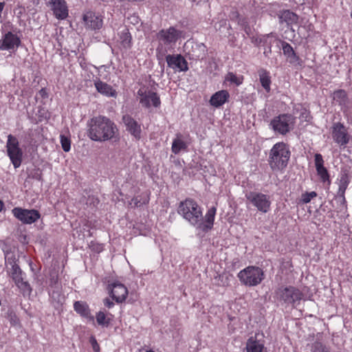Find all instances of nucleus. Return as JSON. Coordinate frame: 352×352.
Listing matches in <instances>:
<instances>
[{
	"mask_svg": "<svg viewBox=\"0 0 352 352\" xmlns=\"http://www.w3.org/2000/svg\"><path fill=\"white\" fill-rule=\"evenodd\" d=\"M271 52V45L270 44L269 46L266 49H265L263 54H265V56H268L269 54H270Z\"/></svg>",
	"mask_w": 352,
	"mask_h": 352,
	"instance_id": "de8ad7c7",
	"label": "nucleus"
},
{
	"mask_svg": "<svg viewBox=\"0 0 352 352\" xmlns=\"http://www.w3.org/2000/svg\"><path fill=\"white\" fill-rule=\"evenodd\" d=\"M189 47H191V50H188V53L192 59L197 60L205 56L207 49L204 43H194L188 41L185 43L184 47L187 50Z\"/></svg>",
	"mask_w": 352,
	"mask_h": 352,
	"instance_id": "dca6fc26",
	"label": "nucleus"
},
{
	"mask_svg": "<svg viewBox=\"0 0 352 352\" xmlns=\"http://www.w3.org/2000/svg\"><path fill=\"white\" fill-rule=\"evenodd\" d=\"M245 32H246L247 34H250V27H245Z\"/></svg>",
	"mask_w": 352,
	"mask_h": 352,
	"instance_id": "09e8293b",
	"label": "nucleus"
},
{
	"mask_svg": "<svg viewBox=\"0 0 352 352\" xmlns=\"http://www.w3.org/2000/svg\"><path fill=\"white\" fill-rule=\"evenodd\" d=\"M10 318L11 324H12L14 325H16L18 324L19 319L17 318V317L16 316V315L14 314L11 313L10 314Z\"/></svg>",
	"mask_w": 352,
	"mask_h": 352,
	"instance_id": "a19ab883",
	"label": "nucleus"
},
{
	"mask_svg": "<svg viewBox=\"0 0 352 352\" xmlns=\"http://www.w3.org/2000/svg\"><path fill=\"white\" fill-rule=\"evenodd\" d=\"M294 118L292 115L284 113L275 117L270 122V126L275 132L281 135L289 133L294 127Z\"/></svg>",
	"mask_w": 352,
	"mask_h": 352,
	"instance_id": "0eeeda50",
	"label": "nucleus"
},
{
	"mask_svg": "<svg viewBox=\"0 0 352 352\" xmlns=\"http://www.w3.org/2000/svg\"><path fill=\"white\" fill-rule=\"evenodd\" d=\"M90 343L92 346V348H93V350L94 351V352L100 351L99 344H98V342L94 337L91 336L90 338Z\"/></svg>",
	"mask_w": 352,
	"mask_h": 352,
	"instance_id": "ea45409f",
	"label": "nucleus"
},
{
	"mask_svg": "<svg viewBox=\"0 0 352 352\" xmlns=\"http://www.w3.org/2000/svg\"><path fill=\"white\" fill-rule=\"evenodd\" d=\"M38 94L42 98H47L48 97V94L45 88H42L38 91Z\"/></svg>",
	"mask_w": 352,
	"mask_h": 352,
	"instance_id": "37998d69",
	"label": "nucleus"
},
{
	"mask_svg": "<svg viewBox=\"0 0 352 352\" xmlns=\"http://www.w3.org/2000/svg\"><path fill=\"white\" fill-rule=\"evenodd\" d=\"M332 137L333 140L340 146H345L350 140V135L346 128L340 122H336L333 124Z\"/></svg>",
	"mask_w": 352,
	"mask_h": 352,
	"instance_id": "f8f14e48",
	"label": "nucleus"
},
{
	"mask_svg": "<svg viewBox=\"0 0 352 352\" xmlns=\"http://www.w3.org/2000/svg\"><path fill=\"white\" fill-rule=\"evenodd\" d=\"M6 148L8 155L14 167L15 168L19 167L22 162L23 151L19 147V141L15 136L11 134L8 136Z\"/></svg>",
	"mask_w": 352,
	"mask_h": 352,
	"instance_id": "6e6552de",
	"label": "nucleus"
},
{
	"mask_svg": "<svg viewBox=\"0 0 352 352\" xmlns=\"http://www.w3.org/2000/svg\"><path fill=\"white\" fill-rule=\"evenodd\" d=\"M283 51L285 55H287L291 59H297V56L290 44L283 41Z\"/></svg>",
	"mask_w": 352,
	"mask_h": 352,
	"instance_id": "c756f323",
	"label": "nucleus"
},
{
	"mask_svg": "<svg viewBox=\"0 0 352 352\" xmlns=\"http://www.w3.org/2000/svg\"><path fill=\"white\" fill-rule=\"evenodd\" d=\"M237 277L242 284L248 287L259 285L264 279V273L262 269L256 266H248L241 270Z\"/></svg>",
	"mask_w": 352,
	"mask_h": 352,
	"instance_id": "39448f33",
	"label": "nucleus"
},
{
	"mask_svg": "<svg viewBox=\"0 0 352 352\" xmlns=\"http://www.w3.org/2000/svg\"><path fill=\"white\" fill-rule=\"evenodd\" d=\"M103 302L104 305L108 308H111L114 305V303L108 298H104Z\"/></svg>",
	"mask_w": 352,
	"mask_h": 352,
	"instance_id": "79ce46f5",
	"label": "nucleus"
},
{
	"mask_svg": "<svg viewBox=\"0 0 352 352\" xmlns=\"http://www.w3.org/2000/svg\"><path fill=\"white\" fill-rule=\"evenodd\" d=\"M96 320L98 324L102 326H108L109 320L106 319V314L104 311H100L96 315Z\"/></svg>",
	"mask_w": 352,
	"mask_h": 352,
	"instance_id": "473e14b6",
	"label": "nucleus"
},
{
	"mask_svg": "<svg viewBox=\"0 0 352 352\" xmlns=\"http://www.w3.org/2000/svg\"><path fill=\"white\" fill-rule=\"evenodd\" d=\"M21 43L19 38L11 32L6 33L0 41V50H10L19 47Z\"/></svg>",
	"mask_w": 352,
	"mask_h": 352,
	"instance_id": "6ab92c4d",
	"label": "nucleus"
},
{
	"mask_svg": "<svg viewBox=\"0 0 352 352\" xmlns=\"http://www.w3.org/2000/svg\"><path fill=\"white\" fill-rule=\"evenodd\" d=\"M289 157L288 146L283 142H278L270 151L269 164L272 170H280L287 166Z\"/></svg>",
	"mask_w": 352,
	"mask_h": 352,
	"instance_id": "20e7f679",
	"label": "nucleus"
},
{
	"mask_svg": "<svg viewBox=\"0 0 352 352\" xmlns=\"http://www.w3.org/2000/svg\"><path fill=\"white\" fill-rule=\"evenodd\" d=\"M274 294L278 300L293 306L299 302L303 296L302 292L293 286H281L276 289Z\"/></svg>",
	"mask_w": 352,
	"mask_h": 352,
	"instance_id": "423d86ee",
	"label": "nucleus"
},
{
	"mask_svg": "<svg viewBox=\"0 0 352 352\" xmlns=\"http://www.w3.org/2000/svg\"><path fill=\"white\" fill-rule=\"evenodd\" d=\"M138 96L140 98V103L146 108H149L151 106L157 108L161 104L157 94L151 90L147 91L144 88H141L138 91Z\"/></svg>",
	"mask_w": 352,
	"mask_h": 352,
	"instance_id": "9d476101",
	"label": "nucleus"
},
{
	"mask_svg": "<svg viewBox=\"0 0 352 352\" xmlns=\"http://www.w3.org/2000/svg\"><path fill=\"white\" fill-rule=\"evenodd\" d=\"M225 80L232 84H234L235 85L239 86L242 84L243 77L242 76H238L233 72H228L225 77Z\"/></svg>",
	"mask_w": 352,
	"mask_h": 352,
	"instance_id": "c85d7f7f",
	"label": "nucleus"
},
{
	"mask_svg": "<svg viewBox=\"0 0 352 352\" xmlns=\"http://www.w3.org/2000/svg\"><path fill=\"white\" fill-rule=\"evenodd\" d=\"M259 80L262 87L265 90L269 93L270 91L271 79L269 72L264 69H261L258 71Z\"/></svg>",
	"mask_w": 352,
	"mask_h": 352,
	"instance_id": "a878e982",
	"label": "nucleus"
},
{
	"mask_svg": "<svg viewBox=\"0 0 352 352\" xmlns=\"http://www.w3.org/2000/svg\"><path fill=\"white\" fill-rule=\"evenodd\" d=\"M95 203L96 204H98L99 203V201L98 200V199H96L95 201H94V204L95 205Z\"/></svg>",
	"mask_w": 352,
	"mask_h": 352,
	"instance_id": "3c124183",
	"label": "nucleus"
},
{
	"mask_svg": "<svg viewBox=\"0 0 352 352\" xmlns=\"http://www.w3.org/2000/svg\"><path fill=\"white\" fill-rule=\"evenodd\" d=\"M246 199L260 212H267L271 206L269 195L257 192H249L245 195Z\"/></svg>",
	"mask_w": 352,
	"mask_h": 352,
	"instance_id": "1a4fd4ad",
	"label": "nucleus"
},
{
	"mask_svg": "<svg viewBox=\"0 0 352 352\" xmlns=\"http://www.w3.org/2000/svg\"><path fill=\"white\" fill-rule=\"evenodd\" d=\"M333 99L340 104H344L347 99L346 93L342 89L337 90L333 93Z\"/></svg>",
	"mask_w": 352,
	"mask_h": 352,
	"instance_id": "7c9ffc66",
	"label": "nucleus"
},
{
	"mask_svg": "<svg viewBox=\"0 0 352 352\" xmlns=\"http://www.w3.org/2000/svg\"><path fill=\"white\" fill-rule=\"evenodd\" d=\"M108 289L110 291L111 296L117 302H122L126 300L128 289L122 283L118 281L114 282L109 285Z\"/></svg>",
	"mask_w": 352,
	"mask_h": 352,
	"instance_id": "4468645a",
	"label": "nucleus"
},
{
	"mask_svg": "<svg viewBox=\"0 0 352 352\" xmlns=\"http://www.w3.org/2000/svg\"><path fill=\"white\" fill-rule=\"evenodd\" d=\"M3 207V203L0 200V212L1 211Z\"/></svg>",
	"mask_w": 352,
	"mask_h": 352,
	"instance_id": "8fccbe9b",
	"label": "nucleus"
},
{
	"mask_svg": "<svg viewBox=\"0 0 352 352\" xmlns=\"http://www.w3.org/2000/svg\"><path fill=\"white\" fill-rule=\"evenodd\" d=\"M74 309L80 316L85 318L90 321H94V318L91 315V310L86 302L76 301L74 303Z\"/></svg>",
	"mask_w": 352,
	"mask_h": 352,
	"instance_id": "4be33fe9",
	"label": "nucleus"
},
{
	"mask_svg": "<svg viewBox=\"0 0 352 352\" xmlns=\"http://www.w3.org/2000/svg\"><path fill=\"white\" fill-rule=\"evenodd\" d=\"M87 136L96 142L111 140L119 135V130L116 124L104 116H98L90 119L87 123Z\"/></svg>",
	"mask_w": 352,
	"mask_h": 352,
	"instance_id": "f03ea898",
	"label": "nucleus"
},
{
	"mask_svg": "<svg viewBox=\"0 0 352 352\" xmlns=\"http://www.w3.org/2000/svg\"><path fill=\"white\" fill-rule=\"evenodd\" d=\"M146 352H154L153 351H147Z\"/></svg>",
	"mask_w": 352,
	"mask_h": 352,
	"instance_id": "603ef678",
	"label": "nucleus"
},
{
	"mask_svg": "<svg viewBox=\"0 0 352 352\" xmlns=\"http://www.w3.org/2000/svg\"><path fill=\"white\" fill-rule=\"evenodd\" d=\"M16 286L19 288L21 293L24 296H30L32 292V288L30 285V284L22 280L21 282L19 283V284H16Z\"/></svg>",
	"mask_w": 352,
	"mask_h": 352,
	"instance_id": "2f4dec72",
	"label": "nucleus"
},
{
	"mask_svg": "<svg viewBox=\"0 0 352 352\" xmlns=\"http://www.w3.org/2000/svg\"><path fill=\"white\" fill-rule=\"evenodd\" d=\"M12 212L13 215L23 223L31 224L36 222L41 217L39 212L36 210L14 208Z\"/></svg>",
	"mask_w": 352,
	"mask_h": 352,
	"instance_id": "9b49d317",
	"label": "nucleus"
},
{
	"mask_svg": "<svg viewBox=\"0 0 352 352\" xmlns=\"http://www.w3.org/2000/svg\"><path fill=\"white\" fill-rule=\"evenodd\" d=\"M168 66L173 69H177L179 71H187L188 69L187 61L180 54L177 55H167L165 57Z\"/></svg>",
	"mask_w": 352,
	"mask_h": 352,
	"instance_id": "a211bd4d",
	"label": "nucleus"
},
{
	"mask_svg": "<svg viewBox=\"0 0 352 352\" xmlns=\"http://www.w3.org/2000/svg\"><path fill=\"white\" fill-rule=\"evenodd\" d=\"M316 171H317L318 175L320 177L321 181L323 183L327 182L328 184H330L329 175L328 170L326 168L320 169V170H318Z\"/></svg>",
	"mask_w": 352,
	"mask_h": 352,
	"instance_id": "72a5a7b5",
	"label": "nucleus"
},
{
	"mask_svg": "<svg viewBox=\"0 0 352 352\" xmlns=\"http://www.w3.org/2000/svg\"><path fill=\"white\" fill-rule=\"evenodd\" d=\"M131 203H133L135 206L138 207L142 205V203H140V200L138 199V197H134L131 200Z\"/></svg>",
	"mask_w": 352,
	"mask_h": 352,
	"instance_id": "49530a36",
	"label": "nucleus"
},
{
	"mask_svg": "<svg viewBox=\"0 0 352 352\" xmlns=\"http://www.w3.org/2000/svg\"><path fill=\"white\" fill-rule=\"evenodd\" d=\"M82 19L85 25L88 30L96 31L102 27L103 22L101 16L97 15L93 12H87Z\"/></svg>",
	"mask_w": 352,
	"mask_h": 352,
	"instance_id": "2eb2a0df",
	"label": "nucleus"
},
{
	"mask_svg": "<svg viewBox=\"0 0 352 352\" xmlns=\"http://www.w3.org/2000/svg\"><path fill=\"white\" fill-rule=\"evenodd\" d=\"M349 178L346 173H344L341 175L339 182V188L336 197V200L340 203L339 211L342 212L346 209V201L344 197L345 191L349 184Z\"/></svg>",
	"mask_w": 352,
	"mask_h": 352,
	"instance_id": "ddd939ff",
	"label": "nucleus"
},
{
	"mask_svg": "<svg viewBox=\"0 0 352 352\" xmlns=\"http://www.w3.org/2000/svg\"><path fill=\"white\" fill-rule=\"evenodd\" d=\"M177 212L197 229L207 232L213 226L216 208L214 207L210 208L204 219L197 203L188 198L179 203Z\"/></svg>",
	"mask_w": 352,
	"mask_h": 352,
	"instance_id": "f257e3e1",
	"label": "nucleus"
},
{
	"mask_svg": "<svg viewBox=\"0 0 352 352\" xmlns=\"http://www.w3.org/2000/svg\"><path fill=\"white\" fill-rule=\"evenodd\" d=\"M317 196V193L314 191L305 192L302 195L301 201L303 204H308L311 200Z\"/></svg>",
	"mask_w": 352,
	"mask_h": 352,
	"instance_id": "4c0bfd02",
	"label": "nucleus"
},
{
	"mask_svg": "<svg viewBox=\"0 0 352 352\" xmlns=\"http://www.w3.org/2000/svg\"><path fill=\"white\" fill-rule=\"evenodd\" d=\"M314 158H315L314 160H315V166H316V170L325 168L324 166V160H323V158H322V156L321 154H320V153L315 154Z\"/></svg>",
	"mask_w": 352,
	"mask_h": 352,
	"instance_id": "e433bc0d",
	"label": "nucleus"
},
{
	"mask_svg": "<svg viewBox=\"0 0 352 352\" xmlns=\"http://www.w3.org/2000/svg\"><path fill=\"white\" fill-rule=\"evenodd\" d=\"M181 35L182 32L174 27L162 29L157 33V38L159 44L156 48V56L160 61L164 60L168 50L173 49Z\"/></svg>",
	"mask_w": 352,
	"mask_h": 352,
	"instance_id": "7ed1b4c3",
	"label": "nucleus"
},
{
	"mask_svg": "<svg viewBox=\"0 0 352 352\" xmlns=\"http://www.w3.org/2000/svg\"><path fill=\"white\" fill-rule=\"evenodd\" d=\"M60 143L62 146V148L65 152H68L71 148V141L70 139L67 137L61 135H60Z\"/></svg>",
	"mask_w": 352,
	"mask_h": 352,
	"instance_id": "c9c22d12",
	"label": "nucleus"
},
{
	"mask_svg": "<svg viewBox=\"0 0 352 352\" xmlns=\"http://www.w3.org/2000/svg\"><path fill=\"white\" fill-rule=\"evenodd\" d=\"M10 273L15 284H19V283L23 280V278L22 277V271L16 262H14L12 264V268Z\"/></svg>",
	"mask_w": 352,
	"mask_h": 352,
	"instance_id": "bb28decb",
	"label": "nucleus"
},
{
	"mask_svg": "<svg viewBox=\"0 0 352 352\" xmlns=\"http://www.w3.org/2000/svg\"><path fill=\"white\" fill-rule=\"evenodd\" d=\"M278 17L280 23H285L287 25L296 24L298 21V15L289 10L280 11Z\"/></svg>",
	"mask_w": 352,
	"mask_h": 352,
	"instance_id": "b1692460",
	"label": "nucleus"
},
{
	"mask_svg": "<svg viewBox=\"0 0 352 352\" xmlns=\"http://www.w3.org/2000/svg\"><path fill=\"white\" fill-rule=\"evenodd\" d=\"M229 97L230 94L227 90L217 91L210 98V104L215 107H219L228 101Z\"/></svg>",
	"mask_w": 352,
	"mask_h": 352,
	"instance_id": "5701e85b",
	"label": "nucleus"
},
{
	"mask_svg": "<svg viewBox=\"0 0 352 352\" xmlns=\"http://www.w3.org/2000/svg\"><path fill=\"white\" fill-rule=\"evenodd\" d=\"M264 345L253 337L250 338L246 343L247 352H262Z\"/></svg>",
	"mask_w": 352,
	"mask_h": 352,
	"instance_id": "393cba45",
	"label": "nucleus"
},
{
	"mask_svg": "<svg viewBox=\"0 0 352 352\" xmlns=\"http://www.w3.org/2000/svg\"><path fill=\"white\" fill-rule=\"evenodd\" d=\"M122 121L126 127V130L135 138L140 139L141 127L138 122L129 115L123 116Z\"/></svg>",
	"mask_w": 352,
	"mask_h": 352,
	"instance_id": "aec40b11",
	"label": "nucleus"
},
{
	"mask_svg": "<svg viewBox=\"0 0 352 352\" xmlns=\"http://www.w3.org/2000/svg\"><path fill=\"white\" fill-rule=\"evenodd\" d=\"M311 352H330L329 349L320 342H315L311 346Z\"/></svg>",
	"mask_w": 352,
	"mask_h": 352,
	"instance_id": "f704fd0d",
	"label": "nucleus"
},
{
	"mask_svg": "<svg viewBox=\"0 0 352 352\" xmlns=\"http://www.w3.org/2000/svg\"><path fill=\"white\" fill-rule=\"evenodd\" d=\"M186 144L181 139L176 138L173 140L172 144V151L175 154H177L182 150H185L186 148Z\"/></svg>",
	"mask_w": 352,
	"mask_h": 352,
	"instance_id": "cd10ccee",
	"label": "nucleus"
},
{
	"mask_svg": "<svg viewBox=\"0 0 352 352\" xmlns=\"http://www.w3.org/2000/svg\"><path fill=\"white\" fill-rule=\"evenodd\" d=\"M272 36H273V34H272V33H270V34H266V35H265V36H263V38H261V39L260 40V42H261H261H263L264 43H267V42H268V38H269L270 37Z\"/></svg>",
	"mask_w": 352,
	"mask_h": 352,
	"instance_id": "a18cd8bd",
	"label": "nucleus"
},
{
	"mask_svg": "<svg viewBox=\"0 0 352 352\" xmlns=\"http://www.w3.org/2000/svg\"><path fill=\"white\" fill-rule=\"evenodd\" d=\"M94 85L97 91L105 96L116 98L117 91L111 85L102 82L99 78L94 81Z\"/></svg>",
	"mask_w": 352,
	"mask_h": 352,
	"instance_id": "412c9836",
	"label": "nucleus"
},
{
	"mask_svg": "<svg viewBox=\"0 0 352 352\" xmlns=\"http://www.w3.org/2000/svg\"><path fill=\"white\" fill-rule=\"evenodd\" d=\"M49 4L58 19H65L68 16L67 6L65 0H50Z\"/></svg>",
	"mask_w": 352,
	"mask_h": 352,
	"instance_id": "f3484780",
	"label": "nucleus"
},
{
	"mask_svg": "<svg viewBox=\"0 0 352 352\" xmlns=\"http://www.w3.org/2000/svg\"><path fill=\"white\" fill-rule=\"evenodd\" d=\"M239 17V13L236 10H233L230 14V18L232 20H236Z\"/></svg>",
	"mask_w": 352,
	"mask_h": 352,
	"instance_id": "c03bdc74",
	"label": "nucleus"
},
{
	"mask_svg": "<svg viewBox=\"0 0 352 352\" xmlns=\"http://www.w3.org/2000/svg\"><path fill=\"white\" fill-rule=\"evenodd\" d=\"M122 43L124 47H129L131 43V35L129 32L122 33L121 36Z\"/></svg>",
	"mask_w": 352,
	"mask_h": 352,
	"instance_id": "58836bf2",
	"label": "nucleus"
}]
</instances>
